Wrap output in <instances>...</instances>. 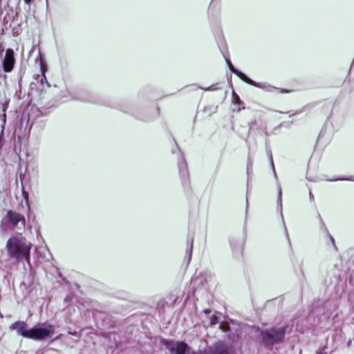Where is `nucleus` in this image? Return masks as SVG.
<instances>
[{"label": "nucleus", "instance_id": "obj_1", "mask_svg": "<svg viewBox=\"0 0 354 354\" xmlns=\"http://www.w3.org/2000/svg\"><path fill=\"white\" fill-rule=\"evenodd\" d=\"M32 243L23 236H11L7 241L6 249L10 259L30 263Z\"/></svg>", "mask_w": 354, "mask_h": 354}, {"label": "nucleus", "instance_id": "obj_2", "mask_svg": "<svg viewBox=\"0 0 354 354\" xmlns=\"http://www.w3.org/2000/svg\"><path fill=\"white\" fill-rule=\"evenodd\" d=\"M55 328L50 324L41 323L29 328L28 339L42 341L51 338L55 334Z\"/></svg>", "mask_w": 354, "mask_h": 354}, {"label": "nucleus", "instance_id": "obj_3", "mask_svg": "<svg viewBox=\"0 0 354 354\" xmlns=\"http://www.w3.org/2000/svg\"><path fill=\"white\" fill-rule=\"evenodd\" d=\"M286 330V327H281L261 330L260 335L262 343L266 346H272L275 344L279 343L284 338Z\"/></svg>", "mask_w": 354, "mask_h": 354}, {"label": "nucleus", "instance_id": "obj_4", "mask_svg": "<svg viewBox=\"0 0 354 354\" xmlns=\"http://www.w3.org/2000/svg\"><path fill=\"white\" fill-rule=\"evenodd\" d=\"M204 354H234V351L230 345L219 340L207 347L204 351Z\"/></svg>", "mask_w": 354, "mask_h": 354}, {"label": "nucleus", "instance_id": "obj_5", "mask_svg": "<svg viewBox=\"0 0 354 354\" xmlns=\"http://www.w3.org/2000/svg\"><path fill=\"white\" fill-rule=\"evenodd\" d=\"M6 218L8 221L11 227L15 229L24 230L26 225L25 216L17 212L9 210L7 212Z\"/></svg>", "mask_w": 354, "mask_h": 354}, {"label": "nucleus", "instance_id": "obj_6", "mask_svg": "<svg viewBox=\"0 0 354 354\" xmlns=\"http://www.w3.org/2000/svg\"><path fill=\"white\" fill-rule=\"evenodd\" d=\"M162 343L166 346L171 354H186L189 348L188 345L184 342L163 339Z\"/></svg>", "mask_w": 354, "mask_h": 354}, {"label": "nucleus", "instance_id": "obj_7", "mask_svg": "<svg viewBox=\"0 0 354 354\" xmlns=\"http://www.w3.org/2000/svg\"><path fill=\"white\" fill-rule=\"evenodd\" d=\"M15 64V53L12 49L8 48L6 50L5 56L2 62V68L4 72H11Z\"/></svg>", "mask_w": 354, "mask_h": 354}, {"label": "nucleus", "instance_id": "obj_8", "mask_svg": "<svg viewBox=\"0 0 354 354\" xmlns=\"http://www.w3.org/2000/svg\"><path fill=\"white\" fill-rule=\"evenodd\" d=\"M225 60H226V63L229 67V69L231 71V72L236 74L243 82H245L250 85L257 86V87L265 88V86H263L261 84L256 83L254 81H253L252 80H251L248 77H247V75H245L243 73L236 69L228 58H225Z\"/></svg>", "mask_w": 354, "mask_h": 354}, {"label": "nucleus", "instance_id": "obj_9", "mask_svg": "<svg viewBox=\"0 0 354 354\" xmlns=\"http://www.w3.org/2000/svg\"><path fill=\"white\" fill-rule=\"evenodd\" d=\"M9 328L11 330H15L17 335L28 339L30 332L26 322L23 321L15 322L10 326Z\"/></svg>", "mask_w": 354, "mask_h": 354}, {"label": "nucleus", "instance_id": "obj_10", "mask_svg": "<svg viewBox=\"0 0 354 354\" xmlns=\"http://www.w3.org/2000/svg\"><path fill=\"white\" fill-rule=\"evenodd\" d=\"M178 167L179 169V175L182 181L183 185H187L189 183V172L187 169V163L183 156H180L178 161Z\"/></svg>", "mask_w": 354, "mask_h": 354}, {"label": "nucleus", "instance_id": "obj_11", "mask_svg": "<svg viewBox=\"0 0 354 354\" xmlns=\"http://www.w3.org/2000/svg\"><path fill=\"white\" fill-rule=\"evenodd\" d=\"M318 217H319V227H320V230L324 232L325 233L326 237L328 239L329 241L330 242V243L332 244L334 250L335 251H337V248L335 245V239L333 237V236L330 234L328 230L327 229L326 227V224L324 223L322 218L321 217L320 214H318Z\"/></svg>", "mask_w": 354, "mask_h": 354}, {"label": "nucleus", "instance_id": "obj_12", "mask_svg": "<svg viewBox=\"0 0 354 354\" xmlns=\"http://www.w3.org/2000/svg\"><path fill=\"white\" fill-rule=\"evenodd\" d=\"M232 102L236 106L238 111H240L242 109H245L243 102L234 91L232 92Z\"/></svg>", "mask_w": 354, "mask_h": 354}, {"label": "nucleus", "instance_id": "obj_13", "mask_svg": "<svg viewBox=\"0 0 354 354\" xmlns=\"http://www.w3.org/2000/svg\"><path fill=\"white\" fill-rule=\"evenodd\" d=\"M193 242H194L193 238H191L187 241L189 246H188L187 249L186 250V257L187 258L188 262H189L192 259V250H193Z\"/></svg>", "mask_w": 354, "mask_h": 354}, {"label": "nucleus", "instance_id": "obj_14", "mask_svg": "<svg viewBox=\"0 0 354 354\" xmlns=\"http://www.w3.org/2000/svg\"><path fill=\"white\" fill-rule=\"evenodd\" d=\"M278 187V197H277V206L280 209L281 214L282 215V190L279 184Z\"/></svg>", "mask_w": 354, "mask_h": 354}, {"label": "nucleus", "instance_id": "obj_15", "mask_svg": "<svg viewBox=\"0 0 354 354\" xmlns=\"http://www.w3.org/2000/svg\"><path fill=\"white\" fill-rule=\"evenodd\" d=\"M192 86L193 87V89H203L205 91H216L218 89V88L214 87L213 86L207 87V88H203V87L198 86L194 84V85H192Z\"/></svg>", "mask_w": 354, "mask_h": 354}, {"label": "nucleus", "instance_id": "obj_16", "mask_svg": "<svg viewBox=\"0 0 354 354\" xmlns=\"http://www.w3.org/2000/svg\"><path fill=\"white\" fill-rule=\"evenodd\" d=\"M329 181H337V180H351V181H354V178L351 176V177H348V178H333V179H329L328 180Z\"/></svg>", "mask_w": 354, "mask_h": 354}, {"label": "nucleus", "instance_id": "obj_17", "mask_svg": "<svg viewBox=\"0 0 354 354\" xmlns=\"http://www.w3.org/2000/svg\"><path fill=\"white\" fill-rule=\"evenodd\" d=\"M22 194H23L24 198L26 201H28V192H25L24 190H23Z\"/></svg>", "mask_w": 354, "mask_h": 354}, {"label": "nucleus", "instance_id": "obj_18", "mask_svg": "<svg viewBox=\"0 0 354 354\" xmlns=\"http://www.w3.org/2000/svg\"><path fill=\"white\" fill-rule=\"evenodd\" d=\"M257 124V121L254 120L250 123V130L252 131L253 129L254 126Z\"/></svg>", "mask_w": 354, "mask_h": 354}, {"label": "nucleus", "instance_id": "obj_19", "mask_svg": "<svg viewBox=\"0 0 354 354\" xmlns=\"http://www.w3.org/2000/svg\"><path fill=\"white\" fill-rule=\"evenodd\" d=\"M3 145V131H2L1 134L0 136V149L1 148Z\"/></svg>", "mask_w": 354, "mask_h": 354}, {"label": "nucleus", "instance_id": "obj_20", "mask_svg": "<svg viewBox=\"0 0 354 354\" xmlns=\"http://www.w3.org/2000/svg\"><path fill=\"white\" fill-rule=\"evenodd\" d=\"M271 164H272V169H273V171H274V176L275 178H277V174L275 172V170H274V162H273V160H272V158H271Z\"/></svg>", "mask_w": 354, "mask_h": 354}, {"label": "nucleus", "instance_id": "obj_21", "mask_svg": "<svg viewBox=\"0 0 354 354\" xmlns=\"http://www.w3.org/2000/svg\"><path fill=\"white\" fill-rule=\"evenodd\" d=\"M216 323V317L215 316H214L211 320V324H212V325H214Z\"/></svg>", "mask_w": 354, "mask_h": 354}, {"label": "nucleus", "instance_id": "obj_22", "mask_svg": "<svg viewBox=\"0 0 354 354\" xmlns=\"http://www.w3.org/2000/svg\"><path fill=\"white\" fill-rule=\"evenodd\" d=\"M203 312H204V313L207 315V314H209L211 313V310L210 309H205L203 310Z\"/></svg>", "mask_w": 354, "mask_h": 354}, {"label": "nucleus", "instance_id": "obj_23", "mask_svg": "<svg viewBox=\"0 0 354 354\" xmlns=\"http://www.w3.org/2000/svg\"><path fill=\"white\" fill-rule=\"evenodd\" d=\"M26 4H30L34 0H24Z\"/></svg>", "mask_w": 354, "mask_h": 354}, {"label": "nucleus", "instance_id": "obj_24", "mask_svg": "<svg viewBox=\"0 0 354 354\" xmlns=\"http://www.w3.org/2000/svg\"><path fill=\"white\" fill-rule=\"evenodd\" d=\"M248 193H249V183L248 182V185H247V196L248 195Z\"/></svg>", "mask_w": 354, "mask_h": 354}, {"label": "nucleus", "instance_id": "obj_25", "mask_svg": "<svg viewBox=\"0 0 354 354\" xmlns=\"http://www.w3.org/2000/svg\"><path fill=\"white\" fill-rule=\"evenodd\" d=\"M309 196H310V199L313 197V194H312L310 191V193H309Z\"/></svg>", "mask_w": 354, "mask_h": 354}, {"label": "nucleus", "instance_id": "obj_26", "mask_svg": "<svg viewBox=\"0 0 354 354\" xmlns=\"http://www.w3.org/2000/svg\"><path fill=\"white\" fill-rule=\"evenodd\" d=\"M264 130H265V134L267 135V132L266 131V127L264 128Z\"/></svg>", "mask_w": 354, "mask_h": 354}]
</instances>
